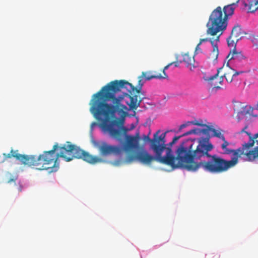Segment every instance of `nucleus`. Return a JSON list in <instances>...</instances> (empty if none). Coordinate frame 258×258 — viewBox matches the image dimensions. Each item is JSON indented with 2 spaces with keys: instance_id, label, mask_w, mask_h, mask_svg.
<instances>
[{
  "instance_id": "nucleus-26",
  "label": "nucleus",
  "mask_w": 258,
  "mask_h": 258,
  "mask_svg": "<svg viewBox=\"0 0 258 258\" xmlns=\"http://www.w3.org/2000/svg\"><path fill=\"white\" fill-rule=\"evenodd\" d=\"M188 123H190V124H191L196 125H198V126H202V125L203 124V123H200L197 120H194V121H188Z\"/></svg>"
},
{
  "instance_id": "nucleus-17",
  "label": "nucleus",
  "mask_w": 258,
  "mask_h": 258,
  "mask_svg": "<svg viewBox=\"0 0 258 258\" xmlns=\"http://www.w3.org/2000/svg\"><path fill=\"white\" fill-rule=\"evenodd\" d=\"M142 75L144 77L145 80H146V81H149L152 79H166L168 78L167 75H165L164 76H161V74H153V73L151 71L143 72L142 73Z\"/></svg>"
},
{
  "instance_id": "nucleus-4",
  "label": "nucleus",
  "mask_w": 258,
  "mask_h": 258,
  "mask_svg": "<svg viewBox=\"0 0 258 258\" xmlns=\"http://www.w3.org/2000/svg\"><path fill=\"white\" fill-rule=\"evenodd\" d=\"M201 134L206 136L205 138L201 137L198 139V145L196 149L191 150L192 145L189 149L184 147V143L180 144L176 151V159L179 160L180 165L184 166V169L192 171L189 168L190 166L198 164L199 162L196 160H201L202 157L210 156L209 152L212 151L214 146L210 141V132H211L212 127L203 124L202 126Z\"/></svg>"
},
{
  "instance_id": "nucleus-15",
  "label": "nucleus",
  "mask_w": 258,
  "mask_h": 258,
  "mask_svg": "<svg viewBox=\"0 0 258 258\" xmlns=\"http://www.w3.org/2000/svg\"><path fill=\"white\" fill-rule=\"evenodd\" d=\"M220 35L217 36L215 40L211 42V45L213 46V50L210 53L209 58L212 61L217 60L219 55V50L218 48V42L219 41Z\"/></svg>"
},
{
  "instance_id": "nucleus-8",
  "label": "nucleus",
  "mask_w": 258,
  "mask_h": 258,
  "mask_svg": "<svg viewBox=\"0 0 258 258\" xmlns=\"http://www.w3.org/2000/svg\"><path fill=\"white\" fill-rule=\"evenodd\" d=\"M160 133V131H157L153 136V139H151L149 137L150 133L148 135H144L143 136V140L145 142H150V148L153 150L154 152H157L159 154L160 151H167V148L168 147H166V133H163L161 135H159Z\"/></svg>"
},
{
  "instance_id": "nucleus-23",
  "label": "nucleus",
  "mask_w": 258,
  "mask_h": 258,
  "mask_svg": "<svg viewBox=\"0 0 258 258\" xmlns=\"http://www.w3.org/2000/svg\"><path fill=\"white\" fill-rule=\"evenodd\" d=\"M258 137V133L255 134V138H257ZM256 140V143L258 145V139ZM253 154L254 155V159H255L256 158L258 157V146L255 147V150L251 152V154Z\"/></svg>"
},
{
  "instance_id": "nucleus-21",
  "label": "nucleus",
  "mask_w": 258,
  "mask_h": 258,
  "mask_svg": "<svg viewBox=\"0 0 258 258\" xmlns=\"http://www.w3.org/2000/svg\"><path fill=\"white\" fill-rule=\"evenodd\" d=\"M221 130H216L212 127L211 132L213 133L212 137H216L221 140H224V136L221 133Z\"/></svg>"
},
{
  "instance_id": "nucleus-2",
  "label": "nucleus",
  "mask_w": 258,
  "mask_h": 258,
  "mask_svg": "<svg viewBox=\"0 0 258 258\" xmlns=\"http://www.w3.org/2000/svg\"><path fill=\"white\" fill-rule=\"evenodd\" d=\"M59 158H62L66 162L74 158L82 159L91 164L106 162L99 157L89 154L70 142L60 146L55 143L51 150L44 151L38 156L40 170L50 169V172L56 171L59 166Z\"/></svg>"
},
{
  "instance_id": "nucleus-14",
  "label": "nucleus",
  "mask_w": 258,
  "mask_h": 258,
  "mask_svg": "<svg viewBox=\"0 0 258 258\" xmlns=\"http://www.w3.org/2000/svg\"><path fill=\"white\" fill-rule=\"evenodd\" d=\"M226 58L228 59L229 64L230 63L236 65L238 62L244 59L245 57L240 52H237L235 49H234L230 52Z\"/></svg>"
},
{
  "instance_id": "nucleus-16",
  "label": "nucleus",
  "mask_w": 258,
  "mask_h": 258,
  "mask_svg": "<svg viewBox=\"0 0 258 258\" xmlns=\"http://www.w3.org/2000/svg\"><path fill=\"white\" fill-rule=\"evenodd\" d=\"M245 7H248V12L253 13L258 9V0H240Z\"/></svg>"
},
{
  "instance_id": "nucleus-29",
  "label": "nucleus",
  "mask_w": 258,
  "mask_h": 258,
  "mask_svg": "<svg viewBox=\"0 0 258 258\" xmlns=\"http://www.w3.org/2000/svg\"><path fill=\"white\" fill-rule=\"evenodd\" d=\"M200 45H199V43L197 45L196 47L195 52L196 53H198L199 52H202V49L200 47Z\"/></svg>"
},
{
  "instance_id": "nucleus-11",
  "label": "nucleus",
  "mask_w": 258,
  "mask_h": 258,
  "mask_svg": "<svg viewBox=\"0 0 258 258\" xmlns=\"http://www.w3.org/2000/svg\"><path fill=\"white\" fill-rule=\"evenodd\" d=\"M99 152L102 155L107 156L111 154H120L123 148L117 146H112L108 145L106 143L103 142L98 148Z\"/></svg>"
},
{
  "instance_id": "nucleus-27",
  "label": "nucleus",
  "mask_w": 258,
  "mask_h": 258,
  "mask_svg": "<svg viewBox=\"0 0 258 258\" xmlns=\"http://www.w3.org/2000/svg\"><path fill=\"white\" fill-rule=\"evenodd\" d=\"M120 130L123 132V133L125 135V136L126 135V133L128 131V129L126 127H124V126L120 127Z\"/></svg>"
},
{
  "instance_id": "nucleus-19",
  "label": "nucleus",
  "mask_w": 258,
  "mask_h": 258,
  "mask_svg": "<svg viewBox=\"0 0 258 258\" xmlns=\"http://www.w3.org/2000/svg\"><path fill=\"white\" fill-rule=\"evenodd\" d=\"M239 2H240V1L238 0L236 3L228 5L223 8V15L225 17L227 20L228 19V16H232L233 14L234 11L237 6V4Z\"/></svg>"
},
{
  "instance_id": "nucleus-7",
  "label": "nucleus",
  "mask_w": 258,
  "mask_h": 258,
  "mask_svg": "<svg viewBox=\"0 0 258 258\" xmlns=\"http://www.w3.org/2000/svg\"><path fill=\"white\" fill-rule=\"evenodd\" d=\"M227 24V20L223 15L221 8L217 7L211 14L206 24L207 34L215 36L221 32V34L226 29Z\"/></svg>"
},
{
  "instance_id": "nucleus-30",
  "label": "nucleus",
  "mask_w": 258,
  "mask_h": 258,
  "mask_svg": "<svg viewBox=\"0 0 258 258\" xmlns=\"http://www.w3.org/2000/svg\"><path fill=\"white\" fill-rule=\"evenodd\" d=\"M191 134H194V130H190V131H188L187 132L185 133L183 136H187Z\"/></svg>"
},
{
  "instance_id": "nucleus-3",
  "label": "nucleus",
  "mask_w": 258,
  "mask_h": 258,
  "mask_svg": "<svg viewBox=\"0 0 258 258\" xmlns=\"http://www.w3.org/2000/svg\"><path fill=\"white\" fill-rule=\"evenodd\" d=\"M221 145V148L224 151L226 154H232L231 159L230 160H226L216 155L207 156L210 158V161H201L199 162L198 164H195L194 166H190L189 168L192 169V171H196L199 168H202L205 171H208L212 173H220L224 172L228 170L230 168L234 167L238 162V158H240L242 155H245L249 161L254 160V157L253 154L250 152H247V151H244L243 145L242 147L236 150L229 149L227 147L229 143L224 140Z\"/></svg>"
},
{
  "instance_id": "nucleus-25",
  "label": "nucleus",
  "mask_w": 258,
  "mask_h": 258,
  "mask_svg": "<svg viewBox=\"0 0 258 258\" xmlns=\"http://www.w3.org/2000/svg\"><path fill=\"white\" fill-rule=\"evenodd\" d=\"M172 64V63H169L168 64H167V66H166L164 68V69H163V70H162L163 74H162V75L161 74V76H164L165 75H167L166 74V73H165V71H166V70H167V69L169 68V67L170 66H171Z\"/></svg>"
},
{
  "instance_id": "nucleus-35",
  "label": "nucleus",
  "mask_w": 258,
  "mask_h": 258,
  "mask_svg": "<svg viewBox=\"0 0 258 258\" xmlns=\"http://www.w3.org/2000/svg\"><path fill=\"white\" fill-rule=\"evenodd\" d=\"M96 125V123L95 122H92V124H91V126H94V125Z\"/></svg>"
},
{
  "instance_id": "nucleus-34",
  "label": "nucleus",
  "mask_w": 258,
  "mask_h": 258,
  "mask_svg": "<svg viewBox=\"0 0 258 258\" xmlns=\"http://www.w3.org/2000/svg\"><path fill=\"white\" fill-rule=\"evenodd\" d=\"M247 128V126H245L241 131V133H246V131H245V129Z\"/></svg>"
},
{
  "instance_id": "nucleus-1",
  "label": "nucleus",
  "mask_w": 258,
  "mask_h": 258,
  "mask_svg": "<svg viewBox=\"0 0 258 258\" xmlns=\"http://www.w3.org/2000/svg\"><path fill=\"white\" fill-rule=\"evenodd\" d=\"M123 96H116L102 88L94 94L90 111L96 119L100 122L102 128L107 131L113 138L118 139L121 132L113 127L123 126L127 107L121 103Z\"/></svg>"
},
{
  "instance_id": "nucleus-24",
  "label": "nucleus",
  "mask_w": 258,
  "mask_h": 258,
  "mask_svg": "<svg viewBox=\"0 0 258 258\" xmlns=\"http://www.w3.org/2000/svg\"><path fill=\"white\" fill-rule=\"evenodd\" d=\"M215 39H214V38H208L201 39L200 40V42L199 43V45H201L202 43L207 42V41H210L211 43L212 40H215Z\"/></svg>"
},
{
  "instance_id": "nucleus-6",
  "label": "nucleus",
  "mask_w": 258,
  "mask_h": 258,
  "mask_svg": "<svg viewBox=\"0 0 258 258\" xmlns=\"http://www.w3.org/2000/svg\"><path fill=\"white\" fill-rule=\"evenodd\" d=\"M146 81L144 77L141 75L138 77V85L136 87L126 80H121L111 81L102 88V90H106L115 95H116V93L121 91V90L126 89L128 93H125V95L130 100V103L127 104L131 109L134 110L140 106L142 99H141L138 101V95H133L135 93L139 94L141 92L142 87Z\"/></svg>"
},
{
  "instance_id": "nucleus-31",
  "label": "nucleus",
  "mask_w": 258,
  "mask_h": 258,
  "mask_svg": "<svg viewBox=\"0 0 258 258\" xmlns=\"http://www.w3.org/2000/svg\"><path fill=\"white\" fill-rule=\"evenodd\" d=\"M189 124H190V123H188V122H187L186 123H184V124L180 125L179 128L182 129L183 128H184L186 126H187V125H188Z\"/></svg>"
},
{
  "instance_id": "nucleus-9",
  "label": "nucleus",
  "mask_w": 258,
  "mask_h": 258,
  "mask_svg": "<svg viewBox=\"0 0 258 258\" xmlns=\"http://www.w3.org/2000/svg\"><path fill=\"white\" fill-rule=\"evenodd\" d=\"M222 70H224L225 72L223 76H221L220 78V80L219 81V83L220 84H222V82H223V77L225 78V80L228 83H230L232 82L233 78L235 76L243 73V72L242 71H236L235 70L230 67L229 66V62H227L226 67L223 66V67L219 68V69H218L217 73L215 75L208 78L206 80L208 82H211L213 81L214 79L217 78V77L219 75L220 71Z\"/></svg>"
},
{
  "instance_id": "nucleus-22",
  "label": "nucleus",
  "mask_w": 258,
  "mask_h": 258,
  "mask_svg": "<svg viewBox=\"0 0 258 258\" xmlns=\"http://www.w3.org/2000/svg\"><path fill=\"white\" fill-rule=\"evenodd\" d=\"M5 180L7 183H10L11 182L15 181L16 179L14 177H11V174L7 173L5 175Z\"/></svg>"
},
{
  "instance_id": "nucleus-20",
  "label": "nucleus",
  "mask_w": 258,
  "mask_h": 258,
  "mask_svg": "<svg viewBox=\"0 0 258 258\" xmlns=\"http://www.w3.org/2000/svg\"><path fill=\"white\" fill-rule=\"evenodd\" d=\"M182 61L186 64L187 67L193 66L195 63L194 56L190 55L188 53L182 54Z\"/></svg>"
},
{
  "instance_id": "nucleus-10",
  "label": "nucleus",
  "mask_w": 258,
  "mask_h": 258,
  "mask_svg": "<svg viewBox=\"0 0 258 258\" xmlns=\"http://www.w3.org/2000/svg\"><path fill=\"white\" fill-rule=\"evenodd\" d=\"M140 135L139 133L135 136L126 135L125 141L123 145V151L129 153L134 150L139 148Z\"/></svg>"
},
{
  "instance_id": "nucleus-13",
  "label": "nucleus",
  "mask_w": 258,
  "mask_h": 258,
  "mask_svg": "<svg viewBox=\"0 0 258 258\" xmlns=\"http://www.w3.org/2000/svg\"><path fill=\"white\" fill-rule=\"evenodd\" d=\"M244 34L241 27L239 25H235L232 29L230 36L227 38V43L229 46H233L235 41H237L241 38V35Z\"/></svg>"
},
{
  "instance_id": "nucleus-18",
  "label": "nucleus",
  "mask_w": 258,
  "mask_h": 258,
  "mask_svg": "<svg viewBox=\"0 0 258 258\" xmlns=\"http://www.w3.org/2000/svg\"><path fill=\"white\" fill-rule=\"evenodd\" d=\"M246 134L248 136L249 140L248 143H245L243 145V147L244 148V151H247V152H250L255 150V148L253 150H250V148L253 146L255 142L256 143V140L258 139V137L256 139L255 134L253 137H252L251 134L249 132H246Z\"/></svg>"
},
{
  "instance_id": "nucleus-5",
  "label": "nucleus",
  "mask_w": 258,
  "mask_h": 258,
  "mask_svg": "<svg viewBox=\"0 0 258 258\" xmlns=\"http://www.w3.org/2000/svg\"><path fill=\"white\" fill-rule=\"evenodd\" d=\"M181 136H175L173 138L172 141L169 144V147L167 148L166 155L162 156L164 151H160L159 154L154 152L155 156L149 154L145 150H142L136 154L129 155L126 156V160L129 162H132L135 160L144 164H150L153 161H156L160 163L164 164L175 169L177 168H182L184 169V166L180 165L179 160H177L176 156L175 157L172 154L171 147L175 144Z\"/></svg>"
},
{
  "instance_id": "nucleus-32",
  "label": "nucleus",
  "mask_w": 258,
  "mask_h": 258,
  "mask_svg": "<svg viewBox=\"0 0 258 258\" xmlns=\"http://www.w3.org/2000/svg\"><path fill=\"white\" fill-rule=\"evenodd\" d=\"M212 85H213L214 86V88H215L217 90H220V89H222V88L220 87V86H217L216 84H213L212 83Z\"/></svg>"
},
{
  "instance_id": "nucleus-12",
  "label": "nucleus",
  "mask_w": 258,
  "mask_h": 258,
  "mask_svg": "<svg viewBox=\"0 0 258 258\" xmlns=\"http://www.w3.org/2000/svg\"><path fill=\"white\" fill-rule=\"evenodd\" d=\"M233 109L235 113H237V121H239L241 118L247 114H250L252 112L253 109L249 107V109L247 108V106L238 101L234 102Z\"/></svg>"
},
{
  "instance_id": "nucleus-28",
  "label": "nucleus",
  "mask_w": 258,
  "mask_h": 258,
  "mask_svg": "<svg viewBox=\"0 0 258 258\" xmlns=\"http://www.w3.org/2000/svg\"><path fill=\"white\" fill-rule=\"evenodd\" d=\"M193 130H194V134L201 135V128H196Z\"/></svg>"
},
{
  "instance_id": "nucleus-33",
  "label": "nucleus",
  "mask_w": 258,
  "mask_h": 258,
  "mask_svg": "<svg viewBox=\"0 0 258 258\" xmlns=\"http://www.w3.org/2000/svg\"><path fill=\"white\" fill-rule=\"evenodd\" d=\"M182 61H180V62H173L172 64H174L175 67H178L179 66V63H181Z\"/></svg>"
}]
</instances>
